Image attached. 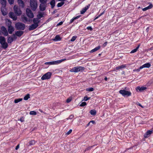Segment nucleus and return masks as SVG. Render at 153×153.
Wrapping results in <instances>:
<instances>
[{
	"instance_id": "obj_1",
	"label": "nucleus",
	"mask_w": 153,
	"mask_h": 153,
	"mask_svg": "<svg viewBox=\"0 0 153 153\" xmlns=\"http://www.w3.org/2000/svg\"><path fill=\"white\" fill-rule=\"evenodd\" d=\"M85 69V68L81 66H76L73 67L70 70L71 72L76 73L79 71H82Z\"/></svg>"
},
{
	"instance_id": "obj_2",
	"label": "nucleus",
	"mask_w": 153,
	"mask_h": 153,
	"mask_svg": "<svg viewBox=\"0 0 153 153\" xmlns=\"http://www.w3.org/2000/svg\"><path fill=\"white\" fill-rule=\"evenodd\" d=\"M30 5L32 10L35 11L38 6L37 1L36 0H30Z\"/></svg>"
},
{
	"instance_id": "obj_3",
	"label": "nucleus",
	"mask_w": 153,
	"mask_h": 153,
	"mask_svg": "<svg viewBox=\"0 0 153 153\" xmlns=\"http://www.w3.org/2000/svg\"><path fill=\"white\" fill-rule=\"evenodd\" d=\"M126 88H125V90H120L119 91V93L122 95L124 97H128L131 96V92L128 91H126Z\"/></svg>"
},
{
	"instance_id": "obj_4",
	"label": "nucleus",
	"mask_w": 153,
	"mask_h": 153,
	"mask_svg": "<svg viewBox=\"0 0 153 153\" xmlns=\"http://www.w3.org/2000/svg\"><path fill=\"white\" fill-rule=\"evenodd\" d=\"M15 27L17 30H23L25 28V25L22 23L17 22L15 24Z\"/></svg>"
},
{
	"instance_id": "obj_5",
	"label": "nucleus",
	"mask_w": 153,
	"mask_h": 153,
	"mask_svg": "<svg viewBox=\"0 0 153 153\" xmlns=\"http://www.w3.org/2000/svg\"><path fill=\"white\" fill-rule=\"evenodd\" d=\"M66 60V59H63L61 60H58L54 61L45 62V64L49 65H56L59 64L65 60Z\"/></svg>"
},
{
	"instance_id": "obj_6",
	"label": "nucleus",
	"mask_w": 153,
	"mask_h": 153,
	"mask_svg": "<svg viewBox=\"0 0 153 153\" xmlns=\"http://www.w3.org/2000/svg\"><path fill=\"white\" fill-rule=\"evenodd\" d=\"M51 75V73L48 72L44 75L41 77L42 80L49 79L50 78Z\"/></svg>"
},
{
	"instance_id": "obj_7",
	"label": "nucleus",
	"mask_w": 153,
	"mask_h": 153,
	"mask_svg": "<svg viewBox=\"0 0 153 153\" xmlns=\"http://www.w3.org/2000/svg\"><path fill=\"white\" fill-rule=\"evenodd\" d=\"M26 12L27 16L30 18H33L34 16L31 10L27 8L26 10Z\"/></svg>"
},
{
	"instance_id": "obj_8",
	"label": "nucleus",
	"mask_w": 153,
	"mask_h": 153,
	"mask_svg": "<svg viewBox=\"0 0 153 153\" xmlns=\"http://www.w3.org/2000/svg\"><path fill=\"white\" fill-rule=\"evenodd\" d=\"M14 11L15 13L17 15H20L22 13V12L20 9H19L17 6L15 5L13 8Z\"/></svg>"
},
{
	"instance_id": "obj_9",
	"label": "nucleus",
	"mask_w": 153,
	"mask_h": 153,
	"mask_svg": "<svg viewBox=\"0 0 153 153\" xmlns=\"http://www.w3.org/2000/svg\"><path fill=\"white\" fill-rule=\"evenodd\" d=\"M9 25L8 26V31L9 33L11 34L13 32L14 30V27L11 25V22H9Z\"/></svg>"
},
{
	"instance_id": "obj_10",
	"label": "nucleus",
	"mask_w": 153,
	"mask_h": 153,
	"mask_svg": "<svg viewBox=\"0 0 153 153\" xmlns=\"http://www.w3.org/2000/svg\"><path fill=\"white\" fill-rule=\"evenodd\" d=\"M2 33L5 36H7L8 33L6 28L4 26H2L1 27Z\"/></svg>"
},
{
	"instance_id": "obj_11",
	"label": "nucleus",
	"mask_w": 153,
	"mask_h": 153,
	"mask_svg": "<svg viewBox=\"0 0 153 153\" xmlns=\"http://www.w3.org/2000/svg\"><path fill=\"white\" fill-rule=\"evenodd\" d=\"M9 15L10 17L14 21L16 20L17 19V17L15 15L14 13L13 12H10Z\"/></svg>"
},
{
	"instance_id": "obj_12",
	"label": "nucleus",
	"mask_w": 153,
	"mask_h": 153,
	"mask_svg": "<svg viewBox=\"0 0 153 153\" xmlns=\"http://www.w3.org/2000/svg\"><path fill=\"white\" fill-rule=\"evenodd\" d=\"M47 4L45 3H41L39 6L40 10L41 11H44L46 8Z\"/></svg>"
},
{
	"instance_id": "obj_13",
	"label": "nucleus",
	"mask_w": 153,
	"mask_h": 153,
	"mask_svg": "<svg viewBox=\"0 0 153 153\" xmlns=\"http://www.w3.org/2000/svg\"><path fill=\"white\" fill-rule=\"evenodd\" d=\"M38 26V25H36V24L33 23L29 26V30H33L37 28Z\"/></svg>"
},
{
	"instance_id": "obj_14",
	"label": "nucleus",
	"mask_w": 153,
	"mask_h": 153,
	"mask_svg": "<svg viewBox=\"0 0 153 153\" xmlns=\"http://www.w3.org/2000/svg\"><path fill=\"white\" fill-rule=\"evenodd\" d=\"M5 7L2 6L1 8V10L2 14L4 16H5L7 14Z\"/></svg>"
},
{
	"instance_id": "obj_15",
	"label": "nucleus",
	"mask_w": 153,
	"mask_h": 153,
	"mask_svg": "<svg viewBox=\"0 0 153 153\" xmlns=\"http://www.w3.org/2000/svg\"><path fill=\"white\" fill-rule=\"evenodd\" d=\"M151 66V64L149 63H147L143 65L142 66L140 67V69H142L143 68H149Z\"/></svg>"
},
{
	"instance_id": "obj_16",
	"label": "nucleus",
	"mask_w": 153,
	"mask_h": 153,
	"mask_svg": "<svg viewBox=\"0 0 153 153\" xmlns=\"http://www.w3.org/2000/svg\"><path fill=\"white\" fill-rule=\"evenodd\" d=\"M24 32L22 31H18L15 32L16 35V36L20 37L21 36L23 33Z\"/></svg>"
},
{
	"instance_id": "obj_17",
	"label": "nucleus",
	"mask_w": 153,
	"mask_h": 153,
	"mask_svg": "<svg viewBox=\"0 0 153 153\" xmlns=\"http://www.w3.org/2000/svg\"><path fill=\"white\" fill-rule=\"evenodd\" d=\"M153 7V5L152 4H150L149 5L146 7H145L142 9L143 11H146V10L152 8Z\"/></svg>"
},
{
	"instance_id": "obj_18",
	"label": "nucleus",
	"mask_w": 153,
	"mask_h": 153,
	"mask_svg": "<svg viewBox=\"0 0 153 153\" xmlns=\"http://www.w3.org/2000/svg\"><path fill=\"white\" fill-rule=\"evenodd\" d=\"M89 8V6H86L84 8H83L80 11V13L81 14H84Z\"/></svg>"
},
{
	"instance_id": "obj_19",
	"label": "nucleus",
	"mask_w": 153,
	"mask_h": 153,
	"mask_svg": "<svg viewBox=\"0 0 153 153\" xmlns=\"http://www.w3.org/2000/svg\"><path fill=\"white\" fill-rule=\"evenodd\" d=\"M17 2L20 7H21L22 8L24 7V4L22 0H18Z\"/></svg>"
},
{
	"instance_id": "obj_20",
	"label": "nucleus",
	"mask_w": 153,
	"mask_h": 153,
	"mask_svg": "<svg viewBox=\"0 0 153 153\" xmlns=\"http://www.w3.org/2000/svg\"><path fill=\"white\" fill-rule=\"evenodd\" d=\"M152 130H149L148 131L144 134V137H148L149 135L152 134Z\"/></svg>"
},
{
	"instance_id": "obj_21",
	"label": "nucleus",
	"mask_w": 153,
	"mask_h": 153,
	"mask_svg": "<svg viewBox=\"0 0 153 153\" xmlns=\"http://www.w3.org/2000/svg\"><path fill=\"white\" fill-rule=\"evenodd\" d=\"M1 44L2 45V48L4 49H5L7 48L8 46V45L7 43L6 42V41L4 42Z\"/></svg>"
},
{
	"instance_id": "obj_22",
	"label": "nucleus",
	"mask_w": 153,
	"mask_h": 153,
	"mask_svg": "<svg viewBox=\"0 0 153 153\" xmlns=\"http://www.w3.org/2000/svg\"><path fill=\"white\" fill-rule=\"evenodd\" d=\"M126 67V65H123L120 66H118L115 68V69L116 70H119L120 69L125 68Z\"/></svg>"
},
{
	"instance_id": "obj_23",
	"label": "nucleus",
	"mask_w": 153,
	"mask_h": 153,
	"mask_svg": "<svg viewBox=\"0 0 153 153\" xmlns=\"http://www.w3.org/2000/svg\"><path fill=\"white\" fill-rule=\"evenodd\" d=\"M100 48V46H98L96 47L94 49H92L90 51V53H93L94 52H95L98 50H99Z\"/></svg>"
},
{
	"instance_id": "obj_24",
	"label": "nucleus",
	"mask_w": 153,
	"mask_h": 153,
	"mask_svg": "<svg viewBox=\"0 0 153 153\" xmlns=\"http://www.w3.org/2000/svg\"><path fill=\"white\" fill-rule=\"evenodd\" d=\"M39 19L38 18H34L33 20L34 23L36 24V25H38L40 21Z\"/></svg>"
},
{
	"instance_id": "obj_25",
	"label": "nucleus",
	"mask_w": 153,
	"mask_h": 153,
	"mask_svg": "<svg viewBox=\"0 0 153 153\" xmlns=\"http://www.w3.org/2000/svg\"><path fill=\"white\" fill-rule=\"evenodd\" d=\"M146 89V87H140L138 86L137 87V90H138L140 91H143L144 90Z\"/></svg>"
},
{
	"instance_id": "obj_26",
	"label": "nucleus",
	"mask_w": 153,
	"mask_h": 153,
	"mask_svg": "<svg viewBox=\"0 0 153 153\" xmlns=\"http://www.w3.org/2000/svg\"><path fill=\"white\" fill-rule=\"evenodd\" d=\"M61 40V38L58 35H56L55 37L53 39V40L55 41H60Z\"/></svg>"
},
{
	"instance_id": "obj_27",
	"label": "nucleus",
	"mask_w": 153,
	"mask_h": 153,
	"mask_svg": "<svg viewBox=\"0 0 153 153\" xmlns=\"http://www.w3.org/2000/svg\"><path fill=\"white\" fill-rule=\"evenodd\" d=\"M0 2L2 5V6L5 7L6 4V0H0Z\"/></svg>"
},
{
	"instance_id": "obj_28",
	"label": "nucleus",
	"mask_w": 153,
	"mask_h": 153,
	"mask_svg": "<svg viewBox=\"0 0 153 153\" xmlns=\"http://www.w3.org/2000/svg\"><path fill=\"white\" fill-rule=\"evenodd\" d=\"M7 42L8 43H11L13 41V38L11 36H9L8 37Z\"/></svg>"
},
{
	"instance_id": "obj_29",
	"label": "nucleus",
	"mask_w": 153,
	"mask_h": 153,
	"mask_svg": "<svg viewBox=\"0 0 153 153\" xmlns=\"http://www.w3.org/2000/svg\"><path fill=\"white\" fill-rule=\"evenodd\" d=\"M50 4L51 5V8H53L55 4V0H52L50 2Z\"/></svg>"
},
{
	"instance_id": "obj_30",
	"label": "nucleus",
	"mask_w": 153,
	"mask_h": 153,
	"mask_svg": "<svg viewBox=\"0 0 153 153\" xmlns=\"http://www.w3.org/2000/svg\"><path fill=\"white\" fill-rule=\"evenodd\" d=\"M6 41V39L5 38L2 36H0V43L2 44V43Z\"/></svg>"
},
{
	"instance_id": "obj_31",
	"label": "nucleus",
	"mask_w": 153,
	"mask_h": 153,
	"mask_svg": "<svg viewBox=\"0 0 153 153\" xmlns=\"http://www.w3.org/2000/svg\"><path fill=\"white\" fill-rule=\"evenodd\" d=\"M44 14V13H43L39 12L38 14L37 15V17L38 19H40L43 16Z\"/></svg>"
},
{
	"instance_id": "obj_32",
	"label": "nucleus",
	"mask_w": 153,
	"mask_h": 153,
	"mask_svg": "<svg viewBox=\"0 0 153 153\" xmlns=\"http://www.w3.org/2000/svg\"><path fill=\"white\" fill-rule=\"evenodd\" d=\"M140 45H139L136 48L133 49L132 50L131 52V53H134L136 52L139 48V47H140Z\"/></svg>"
},
{
	"instance_id": "obj_33",
	"label": "nucleus",
	"mask_w": 153,
	"mask_h": 153,
	"mask_svg": "<svg viewBox=\"0 0 153 153\" xmlns=\"http://www.w3.org/2000/svg\"><path fill=\"white\" fill-rule=\"evenodd\" d=\"M22 98H18L14 100V102L16 103H17L19 102L22 101Z\"/></svg>"
},
{
	"instance_id": "obj_34",
	"label": "nucleus",
	"mask_w": 153,
	"mask_h": 153,
	"mask_svg": "<svg viewBox=\"0 0 153 153\" xmlns=\"http://www.w3.org/2000/svg\"><path fill=\"white\" fill-rule=\"evenodd\" d=\"M30 95L29 94H27L24 98V100H27L30 98Z\"/></svg>"
},
{
	"instance_id": "obj_35",
	"label": "nucleus",
	"mask_w": 153,
	"mask_h": 153,
	"mask_svg": "<svg viewBox=\"0 0 153 153\" xmlns=\"http://www.w3.org/2000/svg\"><path fill=\"white\" fill-rule=\"evenodd\" d=\"M90 113L92 115H95L96 114V110L94 109L91 110L90 111Z\"/></svg>"
},
{
	"instance_id": "obj_36",
	"label": "nucleus",
	"mask_w": 153,
	"mask_h": 153,
	"mask_svg": "<svg viewBox=\"0 0 153 153\" xmlns=\"http://www.w3.org/2000/svg\"><path fill=\"white\" fill-rule=\"evenodd\" d=\"M22 21L24 22H26L28 21V19L26 17H25V16L22 17Z\"/></svg>"
},
{
	"instance_id": "obj_37",
	"label": "nucleus",
	"mask_w": 153,
	"mask_h": 153,
	"mask_svg": "<svg viewBox=\"0 0 153 153\" xmlns=\"http://www.w3.org/2000/svg\"><path fill=\"white\" fill-rule=\"evenodd\" d=\"M64 4V2H61L57 4V7H60L62 6Z\"/></svg>"
},
{
	"instance_id": "obj_38",
	"label": "nucleus",
	"mask_w": 153,
	"mask_h": 153,
	"mask_svg": "<svg viewBox=\"0 0 153 153\" xmlns=\"http://www.w3.org/2000/svg\"><path fill=\"white\" fill-rule=\"evenodd\" d=\"M35 143V141L34 140H31L29 142V145L30 146L34 144Z\"/></svg>"
},
{
	"instance_id": "obj_39",
	"label": "nucleus",
	"mask_w": 153,
	"mask_h": 153,
	"mask_svg": "<svg viewBox=\"0 0 153 153\" xmlns=\"http://www.w3.org/2000/svg\"><path fill=\"white\" fill-rule=\"evenodd\" d=\"M76 38H77V36H73L72 37V38L71 39V42L74 41H75L76 40Z\"/></svg>"
},
{
	"instance_id": "obj_40",
	"label": "nucleus",
	"mask_w": 153,
	"mask_h": 153,
	"mask_svg": "<svg viewBox=\"0 0 153 153\" xmlns=\"http://www.w3.org/2000/svg\"><path fill=\"white\" fill-rule=\"evenodd\" d=\"M30 115H36V113L35 111H32L30 112Z\"/></svg>"
},
{
	"instance_id": "obj_41",
	"label": "nucleus",
	"mask_w": 153,
	"mask_h": 153,
	"mask_svg": "<svg viewBox=\"0 0 153 153\" xmlns=\"http://www.w3.org/2000/svg\"><path fill=\"white\" fill-rule=\"evenodd\" d=\"M94 88H87L86 89V91H94Z\"/></svg>"
},
{
	"instance_id": "obj_42",
	"label": "nucleus",
	"mask_w": 153,
	"mask_h": 153,
	"mask_svg": "<svg viewBox=\"0 0 153 153\" xmlns=\"http://www.w3.org/2000/svg\"><path fill=\"white\" fill-rule=\"evenodd\" d=\"M86 105V103L85 102H82L80 105V106H84Z\"/></svg>"
},
{
	"instance_id": "obj_43",
	"label": "nucleus",
	"mask_w": 153,
	"mask_h": 153,
	"mask_svg": "<svg viewBox=\"0 0 153 153\" xmlns=\"http://www.w3.org/2000/svg\"><path fill=\"white\" fill-rule=\"evenodd\" d=\"M41 3L46 4L47 0H39Z\"/></svg>"
},
{
	"instance_id": "obj_44",
	"label": "nucleus",
	"mask_w": 153,
	"mask_h": 153,
	"mask_svg": "<svg viewBox=\"0 0 153 153\" xmlns=\"http://www.w3.org/2000/svg\"><path fill=\"white\" fill-rule=\"evenodd\" d=\"M9 3L10 4H13L14 2V0H8Z\"/></svg>"
},
{
	"instance_id": "obj_45",
	"label": "nucleus",
	"mask_w": 153,
	"mask_h": 153,
	"mask_svg": "<svg viewBox=\"0 0 153 153\" xmlns=\"http://www.w3.org/2000/svg\"><path fill=\"white\" fill-rule=\"evenodd\" d=\"M16 35L15 33L14 34H13V37H12V38H13V40H16V39L17 37H16Z\"/></svg>"
},
{
	"instance_id": "obj_46",
	"label": "nucleus",
	"mask_w": 153,
	"mask_h": 153,
	"mask_svg": "<svg viewBox=\"0 0 153 153\" xmlns=\"http://www.w3.org/2000/svg\"><path fill=\"white\" fill-rule=\"evenodd\" d=\"M90 99V97H88L87 96L86 97H84V100H85V101H87V100H88L89 99Z\"/></svg>"
},
{
	"instance_id": "obj_47",
	"label": "nucleus",
	"mask_w": 153,
	"mask_h": 153,
	"mask_svg": "<svg viewBox=\"0 0 153 153\" xmlns=\"http://www.w3.org/2000/svg\"><path fill=\"white\" fill-rule=\"evenodd\" d=\"M71 100V99L70 98H68L66 100V102L67 103H69L70 102Z\"/></svg>"
},
{
	"instance_id": "obj_48",
	"label": "nucleus",
	"mask_w": 153,
	"mask_h": 153,
	"mask_svg": "<svg viewBox=\"0 0 153 153\" xmlns=\"http://www.w3.org/2000/svg\"><path fill=\"white\" fill-rule=\"evenodd\" d=\"M72 131V129H70L66 133V134L67 135L69 134Z\"/></svg>"
},
{
	"instance_id": "obj_49",
	"label": "nucleus",
	"mask_w": 153,
	"mask_h": 153,
	"mask_svg": "<svg viewBox=\"0 0 153 153\" xmlns=\"http://www.w3.org/2000/svg\"><path fill=\"white\" fill-rule=\"evenodd\" d=\"M87 29L88 30H92V28L91 26H89L87 27Z\"/></svg>"
},
{
	"instance_id": "obj_50",
	"label": "nucleus",
	"mask_w": 153,
	"mask_h": 153,
	"mask_svg": "<svg viewBox=\"0 0 153 153\" xmlns=\"http://www.w3.org/2000/svg\"><path fill=\"white\" fill-rule=\"evenodd\" d=\"M74 117V115H71L69 117V118H67V120H68L69 119H72Z\"/></svg>"
},
{
	"instance_id": "obj_51",
	"label": "nucleus",
	"mask_w": 153,
	"mask_h": 153,
	"mask_svg": "<svg viewBox=\"0 0 153 153\" xmlns=\"http://www.w3.org/2000/svg\"><path fill=\"white\" fill-rule=\"evenodd\" d=\"M75 19H74V18H72L71 20H70V23H72V22H73V21L75 20Z\"/></svg>"
},
{
	"instance_id": "obj_52",
	"label": "nucleus",
	"mask_w": 153,
	"mask_h": 153,
	"mask_svg": "<svg viewBox=\"0 0 153 153\" xmlns=\"http://www.w3.org/2000/svg\"><path fill=\"white\" fill-rule=\"evenodd\" d=\"M92 146L91 147H88V148H86V149L85 150V151H87V150H90L92 148Z\"/></svg>"
},
{
	"instance_id": "obj_53",
	"label": "nucleus",
	"mask_w": 153,
	"mask_h": 153,
	"mask_svg": "<svg viewBox=\"0 0 153 153\" xmlns=\"http://www.w3.org/2000/svg\"><path fill=\"white\" fill-rule=\"evenodd\" d=\"M107 44V42H105L104 44H103L102 45H103V47H105L106 46Z\"/></svg>"
},
{
	"instance_id": "obj_54",
	"label": "nucleus",
	"mask_w": 153,
	"mask_h": 153,
	"mask_svg": "<svg viewBox=\"0 0 153 153\" xmlns=\"http://www.w3.org/2000/svg\"><path fill=\"white\" fill-rule=\"evenodd\" d=\"M63 23V22H59L57 25V26H59V25H62Z\"/></svg>"
},
{
	"instance_id": "obj_55",
	"label": "nucleus",
	"mask_w": 153,
	"mask_h": 153,
	"mask_svg": "<svg viewBox=\"0 0 153 153\" xmlns=\"http://www.w3.org/2000/svg\"><path fill=\"white\" fill-rule=\"evenodd\" d=\"M19 120L22 122H23L24 121V119H23V118L22 117V118H21Z\"/></svg>"
},
{
	"instance_id": "obj_56",
	"label": "nucleus",
	"mask_w": 153,
	"mask_h": 153,
	"mask_svg": "<svg viewBox=\"0 0 153 153\" xmlns=\"http://www.w3.org/2000/svg\"><path fill=\"white\" fill-rule=\"evenodd\" d=\"M19 148V145H17L15 149L16 150H17Z\"/></svg>"
},
{
	"instance_id": "obj_57",
	"label": "nucleus",
	"mask_w": 153,
	"mask_h": 153,
	"mask_svg": "<svg viewBox=\"0 0 153 153\" xmlns=\"http://www.w3.org/2000/svg\"><path fill=\"white\" fill-rule=\"evenodd\" d=\"M80 16H77L74 18V19H78V18H79Z\"/></svg>"
},
{
	"instance_id": "obj_58",
	"label": "nucleus",
	"mask_w": 153,
	"mask_h": 153,
	"mask_svg": "<svg viewBox=\"0 0 153 153\" xmlns=\"http://www.w3.org/2000/svg\"><path fill=\"white\" fill-rule=\"evenodd\" d=\"M95 122L94 120H91L90 122V123H92V124H94L95 123Z\"/></svg>"
},
{
	"instance_id": "obj_59",
	"label": "nucleus",
	"mask_w": 153,
	"mask_h": 153,
	"mask_svg": "<svg viewBox=\"0 0 153 153\" xmlns=\"http://www.w3.org/2000/svg\"><path fill=\"white\" fill-rule=\"evenodd\" d=\"M141 69H140V67L139 68H138V69H136V71H138V72H139V71H140V70Z\"/></svg>"
},
{
	"instance_id": "obj_60",
	"label": "nucleus",
	"mask_w": 153,
	"mask_h": 153,
	"mask_svg": "<svg viewBox=\"0 0 153 153\" xmlns=\"http://www.w3.org/2000/svg\"><path fill=\"white\" fill-rule=\"evenodd\" d=\"M100 16L99 15L98 16H97V17H96L95 19H94V20H96V19H98L99 17H100Z\"/></svg>"
},
{
	"instance_id": "obj_61",
	"label": "nucleus",
	"mask_w": 153,
	"mask_h": 153,
	"mask_svg": "<svg viewBox=\"0 0 153 153\" xmlns=\"http://www.w3.org/2000/svg\"><path fill=\"white\" fill-rule=\"evenodd\" d=\"M149 30V27H148L147 28V29H146L147 32H148Z\"/></svg>"
},
{
	"instance_id": "obj_62",
	"label": "nucleus",
	"mask_w": 153,
	"mask_h": 153,
	"mask_svg": "<svg viewBox=\"0 0 153 153\" xmlns=\"http://www.w3.org/2000/svg\"><path fill=\"white\" fill-rule=\"evenodd\" d=\"M104 13V12H102V13H101L99 15V16H100V17L102 15H103Z\"/></svg>"
},
{
	"instance_id": "obj_63",
	"label": "nucleus",
	"mask_w": 153,
	"mask_h": 153,
	"mask_svg": "<svg viewBox=\"0 0 153 153\" xmlns=\"http://www.w3.org/2000/svg\"><path fill=\"white\" fill-rule=\"evenodd\" d=\"M137 105H139V106H141V107H142V106L141 105V104H140L138 102V104H137Z\"/></svg>"
},
{
	"instance_id": "obj_64",
	"label": "nucleus",
	"mask_w": 153,
	"mask_h": 153,
	"mask_svg": "<svg viewBox=\"0 0 153 153\" xmlns=\"http://www.w3.org/2000/svg\"><path fill=\"white\" fill-rule=\"evenodd\" d=\"M90 123H90V122H89V123H88V124L87 125V126L88 127V126H89L90 125Z\"/></svg>"
}]
</instances>
